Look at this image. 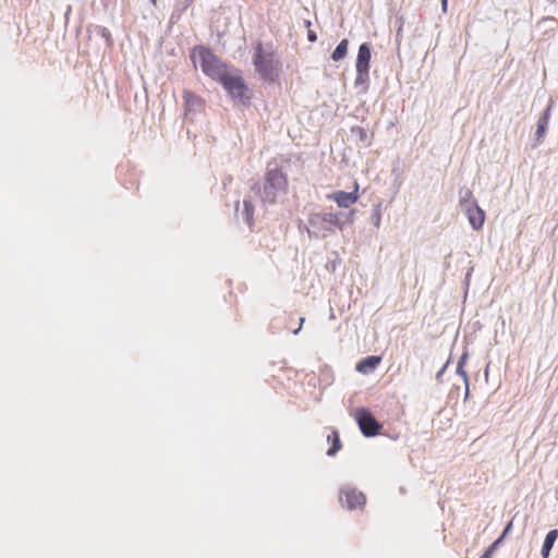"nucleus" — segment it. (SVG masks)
I'll list each match as a JSON object with an SVG mask.
<instances>
[{"label": "nucleus", "instance_id": "nucleus-12", "mask_svg": "<svg viewBox=\"0 0 558 558\" xmlns=\"http://www.w3.org/2000/svg\"><path fill=\"white\" fill-rule=\"evenodd\" d=\"M381 357L376 355L367 356L363 360H361L356 366L355 369L361 374H369L377 368V366L380 364Z\"/></svg>", "mask_w": 558, "mask_h": 558}, {"label": "nucleus", "instance_id": "nucleus-20", "mask_svg": "<svg viewBox=\"0 0 558 558\" xmlns=\"http://www.w3.org/2000/svg\"><path fill=\"white\" fill-rule=\"evenodd\" d=\"M307 37H308V40L312 43L316 41V39H317L316 33L314 31H308Z\"/></svg>", "mask_w": 558, "mask_h": 558}, {"label": "nucleus", "instance_id": "nucleus-4", "mask_svg": "<svg viewBox=\"0 0 558 558\" xmlns=\"http://www.w3.org/2000/svg\"><path fill=\"white\" fill-rule=\"evenodd\" d=\"M308 222L313 228L315 236L325 238L328 232H332L335 228H340L341 222L337 214L333 213H315L308 218Z\"/></svg>", "mask_w": 558, "mask_h": 558}, {"label": "nucleus", "instance_id": "nucleus-16", "mask_svg": "<svg viewBox=\"0 0 558 558\" xmlns=\"http://www.w3.org/2000/svg\"><path fill=\"white\" fill-rule=\"evenodd\" d=\"M511 525L512 523L509 522L508 525L506 526L502 535L496 539L485 551L484 554L481 556V558H492L494 551L496 550L497 546L500 544V542L502 541L504 536L509 532V530L511 529Z\"/></svg>", "mask_w": 558, "mask_h": 558}, {"label": "nucleus", "instance_id": "nucleus-3", "mask_svg": "<svg viewBox=\"0 0 558 558\" xmlns=\"http://www.w3.org/2000/svg\"><path fill=\"white\" fill-rule=\"evenodd\" d=\"M287 190L288 179L283 171L278 167L267 169L263 187L259 190L262 201L274 204L280 194L287 193Z\"/></svg>", "mask_w": 558, "mask_h": 558}, {"label": "nucleus", "instance_id": "nucleus-18", "mask_svg": "<svg viewBox=\"0 0 558 558\" xmlns=\"http://www.w3.org/2000/svg\"><path fill=\"white\" fill-rule=\"evenodd\" d=\"M351 133L355 135L361 142L367 141V132L362 126L355 125L351 128Z\"/></svg>", "mask_w": 558, "mask_h": 558}, {"label": "nucleus", "instance_id": "nucleus-25", "mask_svg": "<svg viewBox=\"0 0 558 558\" xmlns=\"http://www.w3.org/2000/svg\"><path fill=\"white\" fill-rule=\"evenodd\" d=\"M151 2L155 4V3H156V0H151Z\"/></svg>", "mask_w": 558, "mask_h": 558}, {"label": "nucleus", "instance_id": "nucleus-24", "mask_svg": "<svg viewBox=\"0 0 558 558\" xmlns=\"http://www.w3.org/2000/svg\"><path fill=\"white\" fill-rule=\"evenodd\" d=\"M190 96H192V93H190V92H185V93H184V97H185V98H187V97H190Z\"/></svg>", "mask_w": 558, "mask_h": 558}, {"label": "nucleus", "instance_id": "nucleus-7", "mask_svg": "<svg viewBox=\"0 0 558 558\" xmlns=\"http://www.w3.org/2000/svg\"><path fill=\"white\" fill-rule=\"evenodd\" d=\"M218 82L222 84L233 99L243 100L246 98V86L240 75L231 74L227 70Z\"/></svg>", "mask_w": 558, "mask_h": 558}, {"label": "nucleus", "instance_id": "nucleus-1", "mask_svg": "<svg viewBox=\"0 0 558 558\" xmlns=\"http://www.w3.org/2000/svg\"><path fill=\"white\" fill-rule=\"evenodd\" d=\"M253 64L262 78L275 82L279 75L280 62L272 43L258 41L254 46Z\"/></svg>", "mask_w": 558, "mask_h": 558}, {"label": "nucleus", "instance_id": "nucleus-23", "mask_svg": "<svg viewBox=\"0 0 558 558\" xmlns=\"http://www.w3.org/2000/svg\"><path fill=\"white\" fill-rule=\"evenodd\" d=\"M375 221H376V226H379V221H380V216H379V214H377V218H375Z\"/></svg>", "mask_w": 558, "mask_h": 558}, {"label": "nucleus", "instance_id": "nucleus-9", "mask_svg": "<svg viewBox=\"0 0 558 558\" xmlns=\"http://www.w3.org/2000/svg\"><path fill=\"white\" fill-rule=\"evenodd\" d=\"M340 501L349 510L363 509L366 504V497L362 492L355 488H345L340 493Z\"/></svg>", "mask_w": 558, "mask_h": 558}, {"label": "nucleus", "instance_id": "nucleus-22", "mask_svg": "<svg viewBox=\"0 0 558 558\" xmlns=\"http://www.w3.org/2000/svg\"><path fill=\"white\" fill-rule=\"evenodd\" d=\"M447 2H448V0H441V7H442L444 12L447 11Z\"/></svg>", "mask_w": 558, "mask_h": 558}, {"label": "nucleus", "instance_id": "nucleus-19", "mask_svg": "<svg viewBox=\"0 0 558 558\" xmlns=\"http://www.w3.org/2000/svg\"><path fill=\"white\" fill-rule=\"evenodd\" d=\"M243 207H244V213L246 215V219L251 223L252 219H253V214H254V206L250 201L245 199V201H243Z\"/></svg>", "mask_w": 558, "mask_h": 558}, {"label": "nucleus", "instance_id": "nucleus-21", "mask_svg": "<svg viewBox=\"0 0 558 558\" xmlns=\"http://www.w3.org/2000/svg\"><path fill=\"white\" fill-rule=\"evenodd\" d=\"M304 320H305V319H304V317H301V318H300V325H299V327L293 331V333H294V335H296V333L301 330V328H302V325H303Z\"/></svg>", "mask_w": 558, "mask_h": 558}, {"label": "nucleus", "instance_id": "nucleus-2", "mask_svg": "<svg viewBox=\"0 0 558 558\" xmlns=\"http://www.w3.org/2000/svg\"><path fill=\"white\" fill-rule=\"evenodd\" d=\"M191 60L195 66L199 64L202 71L217 82L227 71L226 64L204 46H196L192 49Z\"/></svg>", "mask_w": 558, "mask_h": 558}, {"label": "nucleus", "instance_id": "nucleus-5", "mask_svg": "<svg viewBox=\"0 0 558 558\" xmlns=\"http://www.w3.org/2000/svg\"><path fill=\"white\" fill-rule=\"evenodd\" d=\"M472 197V192L466 189L464 194L460 197V206L465 211L473 229L480 230L485 221V213Z\"/></svg>", "mask_w": 558, "mask_h": 558}, {"label": "nucleus", "instance_id": "nucleus-14", "mask_svg": "<svg viewBox=\"0 0 558 558\" xmlns=\"http://www.w3.org/2000/svg\"><path fill=\"white\" fill-rule=\"evenodd\" d=\"M327 440L329 442H331V445H332L331 448L328 449L327 454L335 456L342 447L338 432L337 430L331 432L327 436Z\"/></svg>", "mask_w": 558, "mask_h": 558}, {"label": "nucleus", "instance_id": "nucleus-8", "mask_svg": "<svg viewBox=\"0 0 558 558\" xmlns=\"http://www.w3.org/2000/svg\"><path fill=\"white\" fill-rule=\"evenodd\" d=\"M371 61V48L368 44H362L356 57V78L355 85L365 83L368 80V70Z\"/></svg>", "mask_w": 558, "mask_h": 558}, {"label": "nucleus", "instance_id": "nucleus-15", "mask_svg": "<svg viewBox=\"0 0 558 558\" xmlns=\"http://www.w3.org/2000/svg\"><path fill=\"white\" fill-rule=\"evenodd\" d=\"M348 46H349L348 39H342L339 43V45L336 47V49L333 50V52L331 54V59L333 61H339V60L343 59L348 52Z\"/></svg>", "mask_w": 558, "mask_h": 558}, {"label": "nucleus", "instance_id": "nucleus-17", "mask_svg": "<svg viewBox=\"0 0 558 558\" xmlns=\"http://www.w3.org/2000/svg\"><path fill=\"white\" fill-rule=\"evenodd\" d=\"M465 359H466V355H462L458 362V365H457V374H459L465 381V384L468 385V381H469V376H468V373L465 372L464 369V363H465ZM469 390L466 389V392Z\"/></svg>", "mask_w": 558, "mask_h": 558}, {"label": "nucleus", "instance_id": "nucleus-10", "mask_svg": "<svg viewBox=\"0 0 558 558\" xmlns=\"http://www.w3.org/2000/svg\"><path fill=\"white\" fill-rule=\"evenodd\" d=\"M357 190H359V184L355 183L354 190L352 192L337 191V192H333V193L327 195V198L336 202L339 207L348 208L357 202V199H359Z\"/></svg>", "mask_w": 558, "mask_h": 558}, {"label": "nucleus", "instance_id": "nucleus-6", "mask_svg": "<svg viewBox=\"0 0 558 558\" xmlns=\"http://www.w3.org/2000/svg\"><path fill=\"white\" fill-rule=\"evenodd\" d=\"M354 417L362 434L366 437L376 436L383 427L381 424L376 421L369 410L365 408L356 409Z\"/></svg>", "mask_w": 558, "mask_h": 558}, {"label": "nucleus", "instance_id": "nucleus-11", "mask_svg": "<svg viewBox=\"0 0 558 558\" xmlns=\"http://www.w3.org/2000/svg\"><path fill=\"white\" fill-rule=\"evenodd\" d=\"M551 109H553V101L549 102V105L547 106V108L543 112L542 117L537 121V128H536V132H535V137H536V142L538 144H541L544 141V138H545V135H546V132H547V128H548V124H549Z\"/></svg>", "mask_w": 558, "mask_h": 558}, {"label": "nucleus", "instance_id": "nucleus-13", "mask_svg": "<svg viewBox=\"0 0 558 558\" xmlns=\"http://www.w3.org/2000/svg\"><path fill=\"white\" fill-rule=\"evenodd\" d=\"M558 537V531L557 530H551L547 533L546 537H545V541L543 543V547H542V556L543 558H548L549 556V553L554 546V543L556 542Z\"/></svg>", "mask_w": 558, "mask_h": 558}]
</instances>
